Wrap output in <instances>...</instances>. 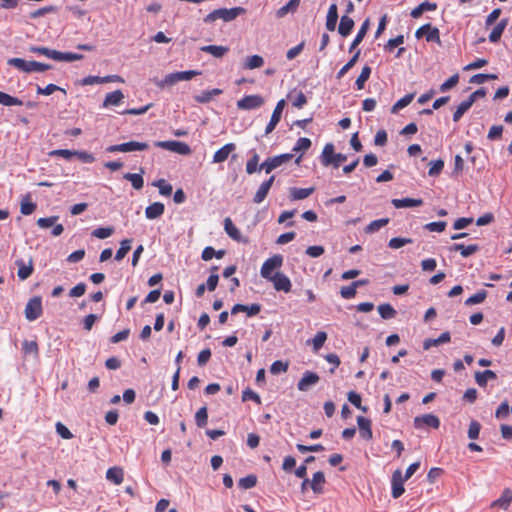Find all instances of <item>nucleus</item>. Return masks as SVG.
Returning <instances> with one entry per match:
<instances>
[{
	"mask_svg": "<svg viewBox=\"0 0 512 512\" xmlns=\"http://www.w3.org/2000/svg\"><path fill=\"white\" fill-rule=\"evenodd\" d=\"M311 140L309 138H306V137H301L297 140L295 146L293 147V151L294 152H299V151H306L308 150L310 147H311Z\"/></svg>",
	"mask_w": 512,
	"mask_h": 512,
	"instance_id": "0e129e2a",
	"label": "nucleus"
},
{
	"mask_svg": "<svg viewBox=\"0 0 512 512\" xmlns=\"http://www.w3.org/2000/svg\"><path fill=\"white\" fill-rule=\"evenodd\" d=\"M371 67L366 65L362 68V71L358 78L356 79L355 85L358 90H361L364 88L365 82L369 79L371 75Z\"/></svg>",
	"mask_w": 512,
	"mask_h": 512,
	"instance_id": "37998d69",
	"label": "nucleus"
},
{
	"mask_svg": "<svg viewBox=\"0 0 512 512\" xmlns=\"http://www.w3.org/2000/svg\"><path fill=\"white\" fill-rule=\"evenodd\" d=\"M254 401L256 404H261L260 396L250 388H246L242 393V401Z\"/></svg>",
	"mask_w": 512,
	"mask_h": 512,
	"instance_id": "e2e57ef3",
	"label": "nucleus"
},
{
	"mask_svg": "<svg viewBox=\"0 0 512 512\" xmlns=\"http://www.w3.org/2000/svg\"><path fill=\"white\" fill-rule=\"evenodd\" d=\"M83 58L84 56L82 54L57 51L56 61L72 62L82 60Z\"/></svg>",
	"mask_w": 512,
	"mask_h": 512,
	"instance_id": "a19ab883",
	"label": "nucleus"
},
{
	"mask_svg": "<svg viewBox=\"0 0 512 512\" xmlns=\"http://www.w3.org/2000/svg\"><path fill=\"white\" fill-rule=\"evenodd\" d=\"M286 106V102L284 99H281L277 102L273 113L271 115L270 121L266 125L265 128V136L269 135L276 128L277 124L280 122L283 110Z\"/></svg>",
	"mask_w": 512,
	"mask_h": 512,
	"instance_id": "6e6552de",
	"label": "nucleus"
},
{
	"mask_svg": "<svg viewBox=\"0 0 512 512\" xmlns=\"http://www.w3.org/2000/svg\"><path fill=\"white\" fill-rule=\"evenodd\" d=\"M222 94V90L219 88H214L212 90L203 91L200 94L194 96V100L197 103L205 104L212 100L214 96H218Z\"/></svg>",
	"mask_w": 512,
	"mask_h": 512,
	"instance_id": "c85d7f7f",
	"label": "nucleus"
},
{
	"mask_svg": "<svg viewBox=\"0 0 512 512\" xmlns=\"http://www.w3.org/2000/svg\"><path fill=\"white\" fill-rule=\"evenodd\" d=\"M314 192V188H291L290 197L292 200H302L309 197Z\"/></svg>",
	"mask_w": 512,
	"mask_h": 512,
	"instance_id": "72a5a7b5",
	"label": "nucleus"
},
{
	"mask_svg": "<svg viewBox=\"0 0 512 512\" xmlns=\"http://www.w3.org/2000/svg\"><path fill=\"white\" fill-rule=\"evenodd\" d=\"M326 483V479L324 473L322 471H318L313 474L312 480L310 481V487L316 494L323 493L324 484Z\"/></svg>",
	"mask_w": 512,
	"mask_h": 512,
	"instance_id": "4be33fe9",
	"label": "nucleus"
},
{
	"mask_svg": "<svg viewBox=\"0 0 512 512\" xmlns=\"http://www.w3.org/2000/svg\"><path fill=\"white\" fill-rule=\"evenodd\" d=\"M327 340V333L324 331H319L316 333L314 338L312 339L313 350L317 352Z\"/></svg>",
	"mask_w": 512,
	"mask_h": 512,
	"instance_id": "4d7b16f0",
	"label": "nucleus"
},
{
	"mask_svg": "<svg viewBox=\"0 0 512 512\" xmlns=\"http://www.w3.org/2000/svg\"><path fill=\"white\" fill-rule=\"evenodd\" d=\"M56 91H61L63 94H66V90L60 86H57L55 84H48L46 87L42 88L40 86H37V94L39 95H51Z\"/></svg>",
	"mask_w": 512,
	"mask_h": 512,
	"instance_id": "3c124183",
	"label": "nucleus"
},
{
	"mask_svg": "<svg viewBox=\"0 0 512 512\" xmlns=\"http://www.w3.org/2000/svg\"><path fill=\"white\" fill-rule=\"evenodd\" d=\"M274 180H275V176L272 175L267 180H265L264 182L261 183V185L259 186V188L257 189V191L253 197V202L255 204H260L265 200V198L267 197V195L274 183Z\"/></svg>",
	"mask_w": 512,
	"mask_h": 512,
	"instance_id": "4468645a",
	"label": "nucleus"
},
{
	"mask_svg": "<svg viewBox=\"0 0 512 512\" xmlns=\"http://www.w3.org/2000/svg\"><path fill=\"white\" fill-rule=\"evenodd\" d=\"M267 280L273 283L274 289L276 291L289 293L292 289V283L289 277L281 272H275L274 276Z\"/></svg>",
	"mask_w": 512,
	"mask_h": 512,
	"instance_id": "9d476101",
	"label": "nucleus"
},
{
	"mask_svg": "<svg viewBox=\"0 0 512 512\" xmlns=\"http://www.w3.org/2000/svg\"><path fill=\"white\" fill-rule=\"evenodd\" d=\"M392 204L395 208L414 207V206H416V199H414V198L393 199Z\"/></svg>",
	"mask_w": 512,
	"mask_h": 512,
	"instance_id": "680f3d73",
	"label": "nucleus"
},
{
	"mask_svg": "<svg viewBox=\"0 0 512 512\" xmlns=\"http://www.w3.org/2000/svg\"><path fill=\"white\" fill-rule=\"evenodd\" d=\"M43 312L42 300L40 297L35 296L31 298L25 307V317L28 321H34L38 319Z\"/></svg>",
	"mask_w": 512,
	"mask_h": 512,
	"instance_id": "423d86ee",
	"label": "nucleus"
},
{
	"mask_svg": "<svg viewBox=\"0 0 512 512\" xmlns=\"http://www.w3.org/2000/svg\"><path fill=\"white\" fill-rule=\"evenodd\" d=\"M357 424L360 436L365 440L372 439L373 433L371 430V421L363 416H358Z\"/></svg>",
	"mask_w": 512,
	"mask_h": 512,
	"instance_id": "aec40b11",
	"label": "nucleus"
},
{
	"mask_svg": "<svg viewBox=\"0 0 512 512\" xmlns=\"http://www.w3.org/2000/svg\"><path fill=\"white\" fill-rule=\"evenodd\" d=\"M348 400L356 408L362 410L363 412L367 411V408L361 405V396L358 393L350 391L348 393Z\"/></svg>",
	"mask_w": 512,
	"mask_h": 512,
	"instance_id": "69168bd1",
	"label": "nucleus"
},
{
	"mask_svg": "<svg viewBox=\"0 0 512 512\" xmlns=\"http://www.w3.org/2000/svg\"><path fill=\"white\" fill-rule=\"evenodd\" d=\"M319 376L315 372L306 371L297 384L300 391H307L309 388L319 382Z\"/></svg>",
	"mask_w": 512,
	"mask_h": 512,
	"instance_id": "2eb2a0df",
	"label": "nucleus"
},
{
	"mask_svg": "<svg viewBox=\"0 0 512 512\" xmlns=\"http://www.w3.org/2000/svg\"><path fill=\"white\" fill-rule=\"evenodd\" d=\"M224 230L227 233V235L234 241L244 244L248 243V238L243 237V235L241 234L239 229L234 225L230 217H226L224 219Z\"/></svg>",
	"mask_w": 512,
	"mask_h": 512,
	"instance_id": "f8f14e48",
	"label": "nucleus"
},
{
	"mask_svg": "<svg viewBox=\"0 0 512 512\" xmlns=\"http://www.w3.org/2000/svg\"><path fill=\"white\" fill-rule=\"evenodd\" d=\"M57 10H58L57 7L54 5H48L45 7H41L39 9L35 10L34 12H31L30 18L36 19V18L45 16L46 14L56 13Z\"/></svg>",
	"mask_w": 512,
	"mask_h": 512,
	"instance_id": "5fc2aeb1",
	"label": "nucleus"
},
{
	"mask_svg": "<svg viewBox=\"0 0 512 512\" xmlns=\"http://www.w3.org/2000/svg\"><path fill=\"white\" fill-rule=\"evenodd\" d=\"M428 165H429L428 175L431 177H436L443 170L444 161L441 159L433 160V161H430Z\"/></svg>",
	"mask_w": 512,
	"mask_h": 512,
	"instance_id": "09e8293b",
	"label": "nucleus"
},
{
	"mask_svg": "<svg viewBox=\"0 0 512 512\" xmlns=\"http://www.w3.org/2000/svg\"><path fill=\"white\" fill-rule=\"evenodd\" d=\"M507 24H508L507 18L500 20V22L491 31V33L489 35V41L492 43L498 42L500 40Z\"/></svg>",
	"mask_w": 512,
	"mask_h": 512,
	"instance_id": "c756f323",
	"label": "nucleus"
},
{
	"mask_svg": "<svg viewBox=\"0 0 512 512\" xmlns=\"http://www.w3.org/2000/svg\"><path fill=\"white\" fill-rule=\"evenodd\" d=\"M165 211V206L161 202H154L146 207L145 216L147 219L153 220L161 217Z\"/></svg>",
	"mask_w": 512,
	"mask_h": 512,
	"instance_id": "412c9836",
	"label": "nucleus"
},
{
	"mask_svg": "<svg viewBox=\"0 0 512 512\" xmlns=\"http://www.w3.org/2000/svg\"><path fill=\"white\" fill-rule=\"evenodd\" d=\"M420 425H424L433 429H438L440 426V420L434 414H424L418 417V426Z\"/></svg>",
	"mask_w": 512,
	"mask_h": 512,
	"instance_id": "cd10ccee",
	"label": "nucleus"
},
{
	"mask_svg": "<svg viewBox=\"0 0 512 512\" xmlns=\"http://www.w3.org/2000/svg\"><path fill=\"white\" fill-rule=\"evenodd\" d=\"M414 99V93L406 94L404 97L399 99L391 108V113L396 114L401 109L408 106Z\"/></svg>",
	"mask_w": 512,
	"mask_h": 512,
	"instance_id": "4c0bfd02",
	"label": "nucleus"
},
{
	"mask_svg": "<svg viewBox=\"0 0 512 512\" xmlns=\"http://www.w3.org/2000/svg\"><path fill=\"white\" fill-rule=\"evenodd\" d=\"M155 146L178 153L180 155H188L191 153V149L188 144L181 141H158Z\"/></svg>",
	"mask_w": 512,
	"mask_h": 512,
	"instance_id": "0eeeda50",
	"label": "nucleus"
},
{
	"mask_svg": "<svg viewBox=\"0 0 512 512\" xmlns=\"http://www.w3.org/2000/svg\"><path fill=\"white\" fill-rule=\"evenodd\" d=\"M236 150L235 143H227L224 146H222L220 149H218L214 155L212 162L213 163H223L225 162L231 153H233Z\"/></svg>",
	"mask_w": 512,
	"mask_h": 512,
	"instance_id": "f3484780",
	"label": "nucleus"
},
{
	"mask_svg": "<svg viewBox=\"0 0 512 512\" xmlns=\"http://www.w3.org/2000/svg\"><path fill=\"white\" fill-rule=\"evenodd\" d=\"M261 311V305L254 303L251 305L235 304L231 309V314L235 315L239 312H246L249 317L257 315Z\"/></svg>",
	"mask_w": 512,
	"mask_h": 512,
	"instance_id": "a211bd4d",
	"label": "nucleus"
},
{
	"mask_svg": "<svg viewBox=\"0 0 512 512\" xmlns=\"http://www.w3.org/2000/svg\"><path fill=\"white\" fill-rule=\"evenodd\" d=\"M486 297H487V292L485 290H481V291L475 293L474 295L470 296L468 299H466L465 305L472 306L475 304L482 303L486 299Z\"/></svg>",
	"mask_w": 512,
	"mask_h": 512,
	"instance_id": "6e6d98bb",
	"label": "nucleus"
},
{
	"mask_svg": "<svg viewBox=\"0 0 512 512\" xmlns=\"http://www.w3.org/2000/svg\"><path fill=\"white\" fill-rule=\"evenodd\" d=\"M36 209V204L33 203L31 200H30V195H26L22 201H21V205H20V211L23 215H30L32 214Z\"/></svg>",
	"mask_w": 512,
	"mask_h": 512,
	"instance_id": "79ce46f5",
	"label": "nucleus"
},
{
	"mask_svg": "<svg viewBox=\"0 0 512 512\" xmlns=\"http://www.w3.org/2000/svg\"><path fill=\"white\" fill-rule=\"evenodd\" d=\"M473 104L468 99L461 102L453 114V121L458 122Z\"/></svg>",
	"mask_w": 512,
	"mask_h": 512,
	"instance_id": "de8ad7c7",
	"label": "nucleus"
},
{
	"mask_svg": "<svg viewBox=\"0 0 512 512\" xmlns=\"http://www.w3.org/2000/svg\"><path fill=\"white\" fill-rule=\"evenodd\" d=\"M450 251H459L463 257H469L479 250V246L471 244L465 246L464 244L455 243L449 247Z\"/></svg>",
	"mask_w": 512,
	"mask_h": 512,
	"instance_id": "a878e982",
	"label": "nucleus"
},
{
	"mask_svg": "<svg viewBox=\"0 0 512 512\" xmlns=\"http://www.w3.org/2000/svg\"><path fill=\"white\" fill-rule=\"evenodd\" d=\"M0 104L3 106L11 107V106H21L24 103L21 99L14 97L8 93L0 91Z\"/></svg>",
	"mask_w": 512,
	"mask_h": 512,
	"instance_id": "f704fd0d",
	"label": "nucleus"
},
{
	"mask_svg": "<svg viewBox=\"0 0 512 512\" xmlns=\"http://www.w3.org/2000/svg\"><path fill=\"white\" fill-rule=\"evenodd\" d=\"M149 149V145L145 142L129 141L126 143L111 145L107 148L108 152H132V151H144Z\"/></svg>",
	"mask_w": 512,
	"mask_h": 512,
	"instance_id": "39448f33",
	"label": "nucleus"
},
{
	"mask_svg": "<svg viewBox=\"0 0 512 512\" xmlns=\"http://www.w3.org/2000/svg\"><path fill=\"white\" fill-rule=\"evenodd\" d=\"M347 156L341 153L334 152V145L327 143L321 154V163L324 166L333 165L335 168L339 167L340 164L346 161Z\"/></svg>",
	"mask_w": 512,
	"mask_h": 512,
	"instance_id": "7ed1b4c3",
	"label": "nucleus"
},
{
	"mask_svg": "<svg viewBox=\"0 0 512 512\" xmlns=\"http://www.w3.org/2000/svg\"><path fill=\"white\" fill-rule=\"evenodd\" d=\"M263 64H264V60L261 56L252 55V56L247 57V59L244 63V68L245 69H256V68L262 67Z\"/></svg>",
	"mask_w": 512,
	"mask_h": 512,
	"instance_id": "c03bdc74",
	"label": "nucleus"
},
{
	"mask_svg": "<svg viewBox=\"0 0 512 512\" xmlns=\"http://www.w3.org/2000/svg\"><path fill=\"white\" fill-rule=\"evenodd\" d=\"M245 12L246 10L243 7H233L230 9L220 8L207 14L204 18V22L211 23L218 19H221L225 22H229L236 19L238 16L244 14Z\"/></svg>",
	"mask_w": 512,
	"mask_h": 512,
	"instance_id": "f03ea898",
	"label": "nucleus"
},
{
	"mask_svg": "<svg viewBox=\"0 0 512 512\" xmlns=\"http://www.w3.org/2000/svg\"><path fill=\"white\" fill-rule=\"evenodd\" d=\"M106 477L115 484H121L123 482V471L117 467L109 468Z\"/></svg>",
	"mask_w": 512,
	"mask_h": 512,
	"instance_id": "ea45409f",
	"label": "nucleus"
},
{
	"mask_svg": "<svg viewBox=\"0 0 512 512\" xmlns=\"http://www.w3.org/2000/svg\"><path fill=\"white\" fill-rule=\"evenodd\" d=\"M143 168L140 169V173H126L124 174V179L131 182V185L136 190H141L144 186V179H143Z\"/></svg>",
	"mask_w": 512,
	"mask_h": 512,
	"instance_id": "bb28decb",
	"label": "nucleus"
},
{
	"mask_svg": "<svg viewBox=\"0 0 512 512\" xmlns=\"http://www.w3.org/2000/svg\"><path fill=\"white\" fill-rule=\"evenodd\" d=\"M353 27L354 20L348 15H343L338 26V33L343 37H347L352 32Z\"/></svg>",
	"mask_w": 512,
	"mask_h": 512,
	"instance_id": "393cba45",
	"label": "nucleus"
},
{
	"mask_svg": "<svg viewBox=\"0 0 512 512\" xmlns=\"http://www.w3.org/2000/svg\"><path fill=\"white\" fill-rule=\"evenodd\" d=\"M201 50L211 54L216 58H221L228 52L229 48L226 46L207 45L203 46Z\"/></svg>",
	"mask_w": 512,
	"mask_h": 512,
	"instance_id": "c9c22d12",
	"label": "nucleus"
},
{
	"mask_svg": "<svg viewBox=\"0 0 512 512\" xmlns=\"http://www.w3.org/2000/svg\"><path fill=\"white\" fill-rule=\"evenodd\" d=\"M208 420L207 407H201L195 414L196 425L200 428L205 427Z\"/></svg>",
	"mask_w": 512,
	"mask_h": 512,
	"instance_id": "603ef678",
	"label": "nucleus"
},
{
	"mask_svg": "<svg viewBox=\"0 0 512 512\" xmlns=\"http://www.w3.org/2000/svg\"><path fill=\"white\" fill-rule=\"evenodd\" d=\"M152 185L159 189V193L162 196H170L172 194L173 187L165 179L156 180L152 183Z\"/></svg>",
	"mask_w": 512,
	"mask_h": 512,
	"instance_id": "58836bf2",
	"label": "nucleus"
},
{
	"mask_svg": "<svg viewBox=\"0 0 512 512\" xmlns=\"http://www.w3.org/2000/svg\"><path fill=\"white\" fill-rule=\"evenodd\" d=\"M292 158L293 154L291 153H284L277 156L269 157L275 169L289 162Z\"/></svg>",
	"mask_w": 512,
	"mask_h": 512,
	"instance_id": "864d4df0",
	"label": "nucleus"
},
{
	"mask_svg": "<svg viewBox=\"0 0 512 512\" xmlns=\"http://www.w3.org/2000/svg\"><path fill=\"white\" fill-rule=\"evenodd\" d=\"M29 51L35 54L44 55L47 58L53 59L56 61L57 50L50 49L48 47L42 46H31L29 47Z\"/></svg>",
	"mask_w": 512,
	"mask_h": 512,
	"instance_id": "e433bc0d",
	"label": "nucleus"
},
{
	"mask_svg": "<svg viewBox=\"0 0 512 512\" xmlns=\"http://www.w3.org/2000/svg\"><path fill=\"white\" fill-rule=\"evenodd\" d=\"M369 26H370L369 19H366L362 23L356 37L354 38V40L352 41V43L350 45V48H349L350 52L353 51L362 42V40L364 39V37L369 29Z\"/></svg>",
	"mask_w": 512,
	"mask_h": 512,
	"instance_id": "2f4dec72",
	"label": "nucleus"
},
{
	"mask_svg": "<svg viewBox=\"0 0 512 512\" xmlns=\"http://www.w3.org/2000/svg\"><path fill=\"white\" fill-rule=\"evenodd\" d=\"M15 264L18 268L17 276L20 280H26L32 275L34 271L32 258H30L27 263L22 259H18L15 261Z\"/></svg>",
	"mask_w": 512,
	"mask_h": 512,
	"instance_id": "dca6fc26",
	"label": "nucleus"
},
{
	"mask_svg": "<svg viewBox=\"0 0 512 512\" xmlns=\"http://www.w3.org/2000/svg\"><path fill=\"white\" fill-rule=\"evenodd\" d=\"M497 375L492 370H485L483 372L475 373V381L480 387H485L488 380L496 379Z\"/></svg>",
	"mask_w": 512,
	"mask_h": 512,
	"instance_id": "473e14b6",
	"label": "nucleus"
},
{
	"mask_svg": "<svg viewBox=\"0 0 512 512\" xmlns=\"http://www.w3.org/2000/svg\"><path fill=\"white\" fill-rule=\"evenodd\" d=\"M378 312L383 319H392L396 315V310L388 303L380 304Z\"/></svg>",
	"mask_w": 512,
	"mask_h": 512,
	"instance_id": "49530a36",
	"label": "nucleus"
},
{
	"mask_svg": "<svg viewBox=\"0 0 512 512\" xmlns=\"http://www.w3.org/2000/svg\"><path fill=\"white\" fill-rule=\"evenodd\" d=\"M288 369V363L277 360L272 363L270 371L272 374H280L286 372Z\"/></svg>",
	"mask_w": 512,
	"mask_h": 512,
	"instance_id": "338daca9",
	"label": "nucleus"
},
{
	"mask_svg": "<svg viewBox=\"0 0 512 512\" xmlns=\"http://www.w3.org/2000/svg\"><path fill=\"white\" fill-rule=\"evenodd\" d=\"M22 349L25 354H34L35 356H38L39 348L36 341L25 340L22 343Z\"/></svg>",
	"mask_w": 512,
	"mask_h": 512,
	"instance_id": "bf43d9fd",
	"label": "nucleus"
},
{
	"mask_svg": "<svg viewBox=\"0 0 512 512\" xmlns=\"http://www.w3.org/2000/svg\"><path fill=\"white\" fill-rule=\"evenodd\" d=\"M264 103L265 100L260 95H247L237 102V107L241 110H252L261 107Z\"/></svg>",
	"mask_w": 512,
	"mask_h": 512,
	"instance_id": "1a4fd4ad",
	"label": "nucleus"
},
{
	"mask_svg": "<svg viewBox=\"0 0 512 512\" xmlns=\"http://www.w3.org/2000/svg\"><path fill=\"white\" fill-rule=\"evenodd\" d=\"M338 20V10L337 5L335 3H332L329 6L327 16H326V28L329 31H334L337 25Z\"/></svg>",
	"mask_w": 512,
	"mask_h": 512,
	"instance_id": "b1692460",
	"label": "nucleus"
},
{
	"mask_svg": "<svg viewBox=\"0 0 512 512\" xmlns=\"http://www.w3.org/2000/svg\"><path fill=\"white\" fill-rule=\"evenodd\" d=\"M283 265V256L281 254H275L272 257L266 259L261 266L260 275L264 279H271L274 276V271L278 270Z\"/></svg>",
	"mask_w": 512,
	"mask_h": 512,
	"instance_id": "20e7f679",
	"label": "nucleus"
},
{
	"mask_svg": "<svg viewBox=\"0 0 512 512\" xmlns=\"http://www.w3.org/2000/svg\"><path fill=\"white\" fill-rule=\"evenodd\" d=\"M124 94L121 90H115L112 93H108L104 99L103 107L107 108L110 106H118L122 103Z\"/></svg>",
	"mask_w": 512,
	"mask_h": 512,
	"instance_id": "5701e85b",
	"label": "nucleus"
},
{
	"mask_svg": "<svg viewBox=\"0 0 512 512\" xmlns=\"http://www.w3.org/2000/svg\"><path fill=\"white\" fill-rule=\"evenodd\" d=\"M114 233L113 227H100L92 231V236L98 239H106Z\"/></svg>",
	"mask_w": 512,
	"mask_h": 512,
	"instance_id": "13d9d810",
	"label": "nucleus"
},
{
	"mask_svg": "<svg viewBox=\"0 0 512 512\" xmlns=\"http://www.w3.org/2000/svg\"><path fill=\"white\" fill-rule=\"evenodd\" d=\"M360 51H357L352 58L337 72L336 78L341 79L357 62Z\"/></svg>",
	"mask_w": 512,
	"mask_h": 512,
	"instance_id": "8fccbe9b",
	"label": "nucleus"
},
{
	"mask_svg": "<svg viewBox=\"0 0 512 512\" xmlns=\"http://www.w3.org/2000/svg\"><path fill=\"white\" fill-rule=\"evenodd\" d=\"M7 64L25 73L44 72L52 68L50 64L37 61H26L22 58H10Z\"/></svg>",
	"mask_w": 512,
	"mask_h": 512,
	"instance_id": "f257e3e1",
	"label": "nucleus"
},
{
	"mask_svg": "<svg viewBox=\"0 0 512 512\" xmlns=\"http://www.w3.org/2000/svg\"><path fill=\"white\" fill-rule=\"evenodd\" d=\"M257 483V477L253 474L247 475L239 480V486L243 489L253 488Z\"/></svg>",
	"mask_w": 512,
	"mask_h": 512,
	"instance_id": "052dcab7",
	"label": "nucleus"
},
{
	"mask_svg": "<svg viewBox=\"0 0 512 512\" xmlns=\"http://www.w3.org/2000/svg\"><path fill=\"white\" fill-rule=\"evenodd\" d=\"M388 222H389L388 218H381L378 220H374L367 226V231L368 232H376L379 229H381L382 227H384L385 225H387Z\"/></svg>",
	"mask_w": 512,
	"mask_h": 512,
	"instance_id": "774afa93",
	"label": "nucleus"
},
{
	"mask_svg": "<svg viewBox=\"0 0 512 512\" xmlns=\"http://www.w3.org/2000/svg\"><path fill=\"white\" fill-rule=\"evenodd\" d=\"M451 340V336L449 332H443L438 338L436 339H426L423 342V348L425 350L430 349L432 346H437L440 344L448 343Z\"/></svg>",
	"mask_w": 512,
	"mask_h": 512,
	"instance_id": "7c9ffc66",
	"label": "nucleus"
},
{
	"mask_svg": "<svg viewBox=\"0 0 512 512\" xmlns=\"http://www.w3.org/2000/svg\"><path fill=\"white\" fill-rule=\"evenodd\" d=\"M512 502V490L506 488L503 490L502 495L497 500L493 501L490 505L491 508H501L507 510Z\"/></svg>",
	"mask_w": 512,
	"mask_h": 512,
	"instance_id": "6ab92c4d",
	"label": "nucleus"
},
{
	"mask_svg": "<svg viewBox=\"0 0 512 512\" xmlns=\"http://www.w3.org/2000/svg\"><path fill=\"white\" fill-rule=\"evenodd\" d=\"M425 37L428 42L440 43L439 29L430 24H424L418 28V39Z\"/></svg>",
	"mask_w": 512,
	"mask_h": 512,
	"instance_id": "ddd939ff",
	"label": "nucleus"
},
{
	"mask_svg": "<svg viewBox=\"0 0 512 512\" xmlns=\"http://www.w3.org/2000/svg\"><path fill=\"white\" fill-rule=\"evenodd\" d=\"M405 481H406V479L403 478L402 471L400 469L395 470L392 475V479H391L392 497L393 498L397 499L404 493Z\"/></svg>",
	"mask_w": 512,
	"mask_h": 512,
	"instance_id": "9b49d317",
	"label": "nucleus"
},
{
	"mask_svg": "<svg viewBox=\"0 0 512 512\" xmlns=\"http://www.w3.org/2000/svg\"><path fill=\"white\" fill-rule=\"evenodd\" d=\"M131 239H124L120 243V248L117 250L115 260L121 261L131 249Z\"/></svg>",
	"mask_w": 512,
	"mask_h": 512,
	"instance_id": "a18cd8bd",
	"label": "nucleus"
}]
</instances>
